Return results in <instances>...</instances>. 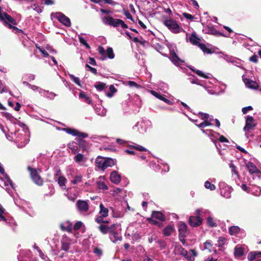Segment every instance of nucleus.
<instances>
[{"label":"nucleus","instance_id":"obj_1","mask_svg":"<svg viewBox=\"0 0 261 261\" xmlns=\"http://www.w3.org/2000/svg\"><path fill=\"white\" fill-rule=\"evenodd\" d=\"M121 230L120 224L116 223L111 225L109 233V238L113 243H116L118 241L122 240V237L121 234Z\"/></svg>","mask_w":261,"mask_h":261},{"label":"nucleus","instance_id":"obj_2","mask_svg":"<svg viewBox=\"0 0 261 261\" xmlns=\"http://www.w3.org/2000/svg\"><path fill=\"white\" fill-rule=\"evenodd\" d=\"M116 163L115 159L110 158L98 156L95 161L96 166L99 169L104 170L109 167H112Z\"/></svg>","mask_w":261,"mask_h":261},{"label":"nucleus","instance_id":"obj_3","mask_svg":"<svg viewBox=\"0 0 261 261\" xmlns=\"http://www.w3.org/2000/svg\"><path fill=\"white\" fill-rule=\"evenodd\" d=\"M102 21L105 24L110 25L114 27H117L118 26L120 25L123 29H126L128 28V26L123 20L119 19H115L110 16L103 17Z\"/></svg>","mask_w":261,"mask_h":261},{"label":"nucleus","instance_id":"obj_4","mask_svg":"<svg viewBox=\"0 0 261 261\" xmlns=\"http://www.w3.org/2000/svg\"><path fill=\"white\" fill-rule=\"evenodd\" d=\"M164 24L173 33L177 34L184 31L175 20L167 19L163 21Z\"/></svg>","mask_w":261,"mask_h":261},{"label":"nucleus","instance_id":"obj_5","mask_svg":"<svg viewBox=\"0 0 261 261\" xmlns=\"http://www.w3.org/2000/svg\"><path fill=\"white\" fill-rule=\"evenodd\" d=\"M203 210L197 209L195 211V214L196 216H190L189 220L190 225L192 227H196L199 226L202 222V219L200 216L203 213Z\"/></svg>","mask_w":261,"mask_h":261},{"label":"nucleus","instance_id":"obj_6","mask_svg":"<svg viewBox=\"0 0 261 261\" xmlns=\"http://www.w3.org/2000/svg\"><path fill=\"white\" fill-rule=\"evenodd\" d=\"M0 20L4 23H10L14 25L16 24V22L10 15L4 12L0 8Z\"/></svg>","mask_w":261,"mask_h":261},{"label":"nucleus","instance_id":"obj_7","mask_svg":"<svg viewBox=\"0 0 261 261\" xmlns=\"http://www.w3.org/2000/svg\"><path fill=\"white\" fill-rule=\"evenodd\" d=\"M28 169L31 172V176L33 180L38 185L41 186L43 184V180L38 175L36 170L28 167Z\"/></svg>","mask_w":261,"mask_h":261},{"label":"nucleus","instance_id":"obj_8","mask_svg":"<svg viewBox=\"0 0 261 261\" xmlns=\"http://www.w3.org/2000/svg\"><path fill=\"white\" fill-rule=\"evenodd\" d=\"M55 16L60 22L65 26L70 27L71 25L70 19L63 14L60 12L56 13L55 14Z\"/></svg>","mask_w":261,"mask_h":261},{"label":"nucleus","instance_id":"obj_9","mask_svg":"<svg viewBox=\"0 0 261 261\" xmlns=\"http://www.w3.org/2000/svg\"><path fill=\"white\" fill-rule=\"evenodd\" d=\"M256 126L254 119L253 117L247 116L246 119L245 125L244 127V131H248L253 129Z\"/></svg>","mask_w":261,"mask_h":261},{"label":"nucleus","instance_id":"obj_10","mask_svg":"<svg viewBox=\"0 0 261 261\" xmlns=\"http://www.w3.org/2000/svg\"><path fill=\"white\" fill-rule=\"evenodd\" d=\"M63 130L69 134H71L74 136H77L80 138H85L88 137V135L87 134L80 132L76 129L66 128H64Z\"/></svg>","mask_w":261,"mask_h":261},{"label":"nucleus","instance_id":"obj_11","mask_svg":"<svg viewBox=\"0 0 261 261\" xmlns=\"http://www.w3.org/2000/svg\"><path fill=\"white\" fill-rule=\"evenodd\" d=\"M202 41L201 37H199L195 32H193L191 36L189 37V41L193 45L199 46Z\"/></svg>","mask_w":261,"mask_h":261},{"label":"nucleus","instance_id":"obj_12","mask_svg":"<svg viewBox=\"0 0 261 261\" xmlns=\"http://www.w3.org/2000/svg\"><path fill=\"white\" fill-rule=\"evenodd\" d=\"M76 206L81 212H87L89 208L88 203L86 201L78 200L76 202Z\"/></svg>","mask_w":261,"mask_h":261},{"label":"nucleus","instance_id":"obj_13","mask_svg":"<svg viewBox=\"0 0 261 261\" xmlns=\"http://www.w3.org/2000/svg\"><path fill=\"white\" fill-rule=\"evenodd\" d=\"M243 81L245 86L248 88L256 89L258 87V84L256 82L250 79L243 78Z\"/></svg>","mask_w":261,"mask_h":261},{"label":"nucleus","instance_id":"obj_14","mask_svg":"<svg viewBox=\"0 0 261 261\" xmlns=\"http://www.w3.org/2000/svg\"><path fill=\"white\" fill-rule=\"evenodd\" d=\"M187 226L185 223L180 222L178 225L179 237L184 238L187 233Z\"/></svg>","mask_w":261,"mask_h":261},{"label":"nucleus","instance_id":"obj_15","mask_svg":"<svg viewBox=\"0 0 261 261\" xmlns=\"http://www.w3.org/2000/svg\"><path fill=\"white\" fill-rule=\"evenodd\" d=\"M246 166L250 174L260 173V171L256 168V166L252 162H248L246 164Z\"/></svg>","mask_w":261,"mask_h":261},{"label":"nucleus","instance_id":"obj_16","mask_svg":"<svg viewBox=\"0 0 261 261\" xmlns=\"http://www.w3.org/2000/svg\"><path fill=\"white\" fill-rule=\"evenodd\" d=\"M110 179L112 182L116 184L119 183L121 180L120 175L118 174L117 172L116 171H114L111 173L110 175Z\"/></svg>","mask_w":261,"mask_h":261},{"label":"nucleus","instance_id":"obj_17","mask_svg":"<svg viewBox=\"0 0 261 261\" xmlns=\"http://www.w3.org/2000/svg\"><path fill=\"white\" fill-rule=\"evenodd\" d=\"M152 218L155 219H158L160 221H164L165 217L160 212L154 211L152 212Z\"/></svg>","mask_w":261,"mask_h":261},{"label":"nucleus","instance_id":"obj_18","mask_svg":"<svg viewBox=\"0 0 261 261\" xmlns=\"http://www.w3.org/2000/svg\"><path fill=\"white\" fill-rule=\"evenodd\" d=\"M174 228L173 226L168 225L163 230V233L166 236H169L174 231Z\"/></svg>","mask_w":261,"mask_h":261},{"label":"nucleus","instance_id":"obj_19","mask_svg":"<svg viewBox=\"0 0 261 261\" xmlns=\"http://www.w3.org/2000/svg\"><path fill=\"white\" fill-rule=\"evenodd\" d=\"M244 254V250L240 246H237L234 249V254L236 257H239Z\"/></svg>","mask_w":261,"mask_h":261},{"label":"nucleus","instance_id":"obj_20","mask_svg":"<svg viewBox=\"0 0 261 261\" xmlns=\"http://www.w3.org/2000/svg\"><path fill=\"white\" fill-rule=\"evenodd\" d=\"M171 60L176 65H179L180 63L182 62L175 53H172L171 54Z\"/></svg>","mask_w":261,"mask_h":261},{"label":"nucleus","instance_id":"obj_21","mask_svg":"<svg viewBox=\"0 0 261 261\" xmlns=\"http://www.w3.org/2000/svg\"><path fill=\"white\" fill-rule=\"evenodd\" d=\"M111 228V225L110 226H108L105 225H100L98 227L99 230L103 234H107L108 233H110Z\"/></svg>","mask_w":261,"mask_h":261},{"label":"nucleus","instance_id":"obj_22","mask_svg":"<svg viewBox=\"0 0 261 261\" xmlns=\"http://www.w3.org/2000/svg\"><path fill=\"white\" fill-rule=\"evenodd\" d=\"M100 212L99 213L101 215L102 217H106L108 215V210L102 204H100L99 205Z\"/></svg>","mask_w":261,"mask_h":261},{"label":"nucleus","instance_id":"obj_23","mask_svg":"<svg viewBox=\"0 0 261 261\" xmlns=\"http://www.w3.org/2000/svg\"><path fill=\"white\" fill-rule=\"evenodd\" d=\"M70 243L67 239L62 241L61 248L64 251H68L70 247Z\"/></svg>","mask_w":261,"mask_h":261},{"label":"nucleus","instance_id":"obj_24","mask_svg":"<svg viewBox=\"0 0 261 261\" xmlns=\"http://www.w3.org/2000/svg\"><path fill=\"white\" fill-rule=\"evenodd\" d=\"M79 97L80 98L83 99L84 100V101L86 102H87V103L90 104L91 102V100L90 99L89 97H88L87 95H86L85 93L83 91H81L80 93Z\"/></svg>","mask_w":261,"mask_h":261},{"label":"nucleus","instance_id":"obj_25","mask_svg":"<svg viewBox=\"0 0 261 261\" xmlns=\"http://www.w3.org/2000/svg\"><path fill=\"white\" fill-rule=\"evenodd\" d=\"M191 69L194 72H195L197 75H198L200 76L203 77L205 79H209L210 77L211 74L209 73L205 74L200 70H195L193 68H191Z\"/></svg>","mask_w":261,"mask_h":261},{"label":"nucleus","instance_id":"obj_26","mask_svg":"<svg viewBox=\"0 0 261 261\" xmlns=\"http://www.w3.org/2000/svg\"><path fill=\"white\" fill-rule=\"evenodd\" d=\"M56 95H57L56 94L52 92H49L48 91H43V96L48 98L53 99L56 96Z\"/></svg>","mask_w":261,"mask_h":261},{"label":"nucleus","instance_id":"obj_27","mask_svg":"<svg viewBox=\"0 0 261 261\" xmlns=\"http://www.w3.org/2000/svg\"><path fill=\"white\" fill-rule=\"evenodd\" d=\"M240 231V228L238 226H231L229 229V232L230 234H236Z\"/></svg>","mask_w":261,"mask_h":261},{"label":"nucleus","instance_id":"obj_28","mask_svg":"<svg viewBox=\"0 0 261 261\" xmlns=\"http://www.w3.org/2000/svg\"><path fill=\"white\" fill-rule=\"evenodd\" d=\"M198 47L205 53L211 54L212 53L211 49L207 48L205 44L201 43Z\"/></svg>","mask_w":261,"mask_h":261},{"label":"nucleus","instance_id":"obj_29","mask_svg":"<svg viewBox=\"0 0 261 261\" xmlns=\"http://www.w3.org/2000/svg\"><path fill=\"white\" fill-rule=\"evenodd\" d=\"M66 179L65 177L62 176H59V177L58 179V182L59 186L62 187V188H64V187H65V184L66 181Z\"/></svg>","mask_w":261,"mask_h":261},{"label":"nucleus","instance_id":"obj_30","mask_svg":"<svg viewBox=\"0 0 261 261\" xmlns=\"http://www.w3.org/2000/svg\"><path fill=\"white\" fill-rule=\"evenodd\" d=\"M5 25L7 26L9 29H12L13 32L15 33H17L18 32H22V31L16 28V27L13 26L12 23H4Z\"/></svg>","mask_w":261,"mask_h":261},{"label":"nucleus","instance_id":"obj_31","mask_svg":"<svg viewBox=\"0 0 261 261\" xmlns=\"http://www.w3.org/2000/svg\"><path fill=\"white\" fill-rule=\"evenodd\" d=\"M69 76L70 78L71 79V80L73 82H74L78 86H79L80 87H82V86L81 85V81H80V79L79 77H76L74 75L71 74H69Z\"/></svg>","mask_w":261,"mask_h":261},{"label":"nucleus","instance_id":"obj_32","mask_svg":"<svg viewBox=\"0 0 261 261\" xmlns=\"http://www.w3.org/2000/svg\"><path fill=\"white\" fill-rule=\"evenodd\" d=\"M177 251L180 254L183 255L186 257H188V252L184 248L179 247L177 249Z\"/></svg>","mask_w":261,"mask_h":261},{"label":"nucleus","instance_id":"obj_33","mask_svg":"<svg viewBox=\"0 0 261 261\" xmlns=\"http://www.w3.org/2000/svg\"><path fill=\"white\" fill-rule=\"evenodd\" d=\"M229 167L231 168V172L235 174L237 177H239V173H238V172L237 171V169H236V167L234 166V165L231 162L229 164Z\"/></svg>","mask_w":261,"mask_h":261},{"label":"nucleus","instance_id":"obj_34","mask_svg":"<svg viewBox=\"0 0 261 261\" xmlns=\"http://www.w3.org/2000/svg\"><path fill=\"white\" fill-rule=\"evenodd\" d=\"M211 121V119H210V120L204 121L203 122L197 125L200 128H203L205 127L206 126H209L212 125Z\"/></svg>","mask_w":261,"mask_h":261},{"label":"nucleus","instance_id":"obj_35","mask_svg":"<svg viewBox=\"0 0 261 261\" xmlns=\"http://www.w3.org/2000/svg\"><path fill=\"white\" fill-rule=\"evenodd\" d=\"M79 39L81 44H82L83 45L85 46V47L87 48H88V49L90 48V46L89 45V44L87 43L85 39L83 37H82L81 35L79 36Z\"/></svg>","mask_w":261,"mask_h":261},{"label":"nucleus","instance_id":"obj_36","mask_svg":"<svg viewBox=\"0 0 261 261\" xmlns=\"http://www.w3.org/2000/svg\"><path fill=\"white\" fill-rule=\"evenodd\" d=\"M97 113L99 116H105L106 115L107 110L104 108H102V109H101L100 108H97Z\"/></svg>","mask_w":261,"mask_h":261},{"label":"nucleus","instance_id":"obj_37","mask_svg":"<svg viewBox=\"0 0 261 261\" xmlns=\"http://www.w3.org/2000/svg\"><path fill=\"white\" fill-rule=\"evenodd\" d=\"M257 257V251L252 252L249 253L248 255V259L250 260H253Z\"/></svg>","mask_w":261,"mask_h":261},{"label":"nucleus","instance_id":"obj_38","mask_svg":"<svg viewBox=\"0 0 261 261\" xmlns=\"http://www.w3.org/2000/svg\"><path fill=\"white\" fill-rule=\"evenodd\" d=\"M107 54L108 55V57L110 59H113L114 58V54L113 53V50L112 48L109 47L107 49Z\"/></svg>","mask_w":261,"mask_h":261},{"label":"nucleus","instance_id":"obj_39","mask_svg":"<svg viewBox=\"0 0 261 261\" xmlns=\"http://www.w3.org/2000/svg\"><path fill=\"white\" fill-rule=\"evenodd\" d=\"M204 186L206 189H209L211 190H214L216 189L215 186L213 184H211L208 181L205 182Z\"/></svg>","mask_w":261,"mask_h":261},{"label":"nucleus","instance_id":"obj_40","mask_svg":"<svg viewBox=\"0 0 261 261\" xmlns=\"http://www.w3.org/2000/svg\"><path fill=\"white\" fill-rule=\"evenodd\" d=\"M95 87L98 90L101 91L106 87V84L103 83H98L95 85Z\"/></svg>","mask_w":261,"mask_h":261},{"label":"nucleus","instance_id":"obj_41","mask_svg":"<svg viewBox=\"0 0 261 261\" xmlns=\"http://www.w3.org/2000/svg\"><path fill=\"white\" fill-rule=\"evenodd\" d=\"M204 249L208 250L209 252L212 251V245L209 241H207L204 243Z\"/></svg>","mask_w":261,"mask_h":261},{"label":"nucleus","instance_id":"obj_42","mask_svg":"<svg viewBox=\"0 0 261 261\" xmlns=\"http://www.w3.org/2000/svg\"><path fill=\"white\" fill-rule=\"evenodd\" d=\"M207 222L209 226L211 227L215 226L216 223L214 222L213 218L211 217H209L207 219Z\"/></svg>","mask_w":261,"mask_h":261},{"label":"nucleus","instance_id":"obj_43","mask_svg":"<svg viewBox=\"0 0 261 261\" xmlns=\"http://www.w3.org/2000/svg\"><path fill=\"white\" fill-rule=\"evenodd\" d=\"M131 147L135 148L136 150H138L140 151H145L147 150L144 147L140 146V145L131 146Z\"/></svg>","mask_w":261,"mask_h":261},{"label":"nucleus","instance_id":"obj_44","mask_svg":"<svg viewBox=\"0 0 261 261\" xmlns=\"http://www.w3.org/2000/svg\"><path fill=\"white\" fill-rule=\"evenodd\" d=\"M83 158H84V156H83V154H82L81 153H79L78 154H77L75 156L74 160L76 162H81L83 161Z\"/></svg>","mask_w":261,"mask_h":261},{"label":"nucleus","instance_id":"obj_45","mask_svg":"<svg viewBox=\"0 0 261 261\" xmlns=\"http://www.w3.org/2000/svg\"><path fill=\"white\" fill-rule=\"evenodd\" d=\"M82 181V176L81 175H77L75 177L74 179L72 181V183L73 184H76Z\"/></svg>","mask_w":261,"mask_h":261},{"label":"nucleus","instance_id":"obj_46","mask_svg":"<svg viewBox=\"0 0 261 261\" xmlns=\"http://www.w3.org/2000/svg\"><path fill=\"white\" fill-rule=\"evenodd\" d=\"M199 115L201 117V119L204 121L208 120V119L209 118L208 114L206 113H199Z\"/></svg>","mask_w":261,"mask_h":261},{"label":"nucleus","instance_id":"obj_47","mask_svg":"<svg viewBox=\"0 0 261 261\" xmlns=\"http://www.w3.org/2000/svg\"><path fill=\"white\" fill-rule=\"evenodd\" d=\"M82 225L83 223L81 221H77L74 224L73 228L75 230H78L82 227Z\"/></svg>","mask_w":261,"mask_h":261},{"label":"nucleus","instance_id":"obj_48","mask_svg":"<svg viewBox=\"0 0 261 261\" xmlns=\"http://www.w3.org/2000/svg\"><path fill=\"white\" fill-rule=\"evenodd\" d=\"M98 187L100 189L107 190L108 189L107 186L103 182H99L98 183Z\"/></svg>","mask_w":261,"mask_h":261},{"label":"nucleus","instance_id":"obj_49","mask_svg":"<svg viewBox=\"0 0 261 261\" xmlns=\"http://www.w3.org/2000/svg\"><path fill=\"white\" fill-rule=\"evenodd\" d=\"M253 109L251 106L244 107L242 109V111L244 114H246L249 111H251Z\"/></svg>","mask_w":261,"mask_h":261},{"label":"nucleus","instance_id":"obj_50","mask_svg":"<svg viewBox=\"0 0 261 261\" xmlns=\"http://www.w3.org/2000/svg\"><path fill=\"white\" fill-rule=\"evenodd\" d=\"M4 212V209L3 207L0 205V221L4 220L6 221V219L4 216L3 215Z\"/></svg>","mask_w":261,"mask_h":261},{"label":"nucleus","instance_id":"obj_51","mask_svg":"<svg viewBox=\"0 0 261 261\" xmlns=\"http://www.w3.org/2000/svg\"><path fill=\"white\" fill-rule=\"evenodd\" d=\"M224 238L223 237H219V239H218V246L219 247H222L224 244Z\"/></svg>","mask_w":261,"mask_h":261},{"label":"nucleus","instance_id":"obj_52","mask_svg":"<svg viewBox=\"0 0 261 261\" xmlns=\"http://www.w3.org/2000/svg\"><path fill=\"white\" fill-rule=\"evenodd\" d=\"M110 91L112 92V94H110V93H108L107 94V95L109 96V97H111L113 95V94L114 93H115L116 91V89L115 88V87H114L113 85H111L110 86Z\"/></svg>","mask_w":261,"mask_h":261},{"label":"nucleus","instance_id":"obj_53","mask_svg":"<svg viewBox=\"0 0 261 261\" xmlns=\"http://www.w3.org/2000/svg\"><path fill=\"white\" fill-rule=\"evenodd\" d=\"M91 1L95 3H99L102 1H104L107 4H111L112 3V1L111 0H91Z\"/></svg>","mask_w":261,"mask_h":261},{"label":"nucleus","instance_id":"obj_54","mask_svg":"<svg viewBox=\"0 0 261 261\" xmlns=\"http://www.w3.org/2000/svg\"><path fill=\"white\" fill-rule=\"evenodd\" d=\"M86 67L89 69V70L91 72H92L94 74H96L97 73V70L94 68H93L92 67H91L90 66H89L88 64H86Z\"/></svg>","mask_w":261,"mask_h":261},{"label":"nucleus","instance_id":"obj_55","mask_svg":"<svg viewBox=\"0 0 261 261\" xmlns=\"http://www.w3.org/2000/svg\"><path fill=\"white\" fill-rule=\"evenodd\" d=\"M31 8L35 11H37L38 13H40L41 12V10L40 7L35 4L32 5Z\"/></svg>","mask_w":261,"mask_h":261},{"label":"nucleus","instance_id":"obj_56","mask_svg":"<svg viewBox=\"0 0 261 261\" xmlns=\"http://www.w3.org/2000/svg\"><path fill=\"white\" fill-rule=\"evenodd\" d=\"M151 94L154 95L156 98L161 99L162 98V95H161L160 93L156 92L154 91H151Z\"/></svg>","mask_w":261,"mask_h":261},{"label":"nucleus","instance_id":"obj_57","mask_svg":"<svg viewBox=\"0 0 261 261\" xmlns=\"http://www.w3.org/2000/svg\"><path fill=\"white\" fill-rule=\"evenodd\" d=\"M37 47L39 49L40 51L44 55V56L48 57L49 56L48 54L47 53V52L46 51H45V50L43 49L40 47L37 46Z\"/></svg>","mask_w":261,"mask_h":261},{"label":"nucleus","instance_id":"obj_58","mask_svg":"<svg viewBox=\"0 0 261 261\" xmlns=\"http://www.w3.org/2000/svg\"><path fill=\"white\" fill-rule=\"evenodd\" d=\"M183 15L186 18L188 19L192 20L194 18V17L192 15L187 13H184Z\"/></svg>","mask_w":261,"mask_h":261},{"label":"nucleus","instance_id":"obj_59","mask_svg":"<svg viewBox=\"0 0 261 261\" xmlns=\"http://www.w3.org/2000/svg\"><path fill=\"white\" fill-rule=\"evenodd\" d=\"M94 252L98 256H100L102 255V250L98 248H96L94 249Z\"/></svg>","mask_w":261,"mask_h":261},{"label":"nucleus","instance_id":"obj_60","mask_svg":"<svg viewBox=\"0 0 261 261\" xmlns=\"http://www.w3.org/2000/svg\"><path fill=\"white\" fill-rule=\"evenodd\" d=\"M128 85L130 87H136L137 88L139 87V85H138L136 83H135V82H133V81H129L128 82Z\"/></svg>","mask_w":261,"mask_h":261},{"label":"nucleus","instance_id":"obj_61","mask_svg":"<svg viewBox=\"0 0 261 261\" xmlns=\"http://www.w3.org/2000/svg\"><path fill=\"white\" fill-rule=\"evenodd\" d=\"M96 222L98 223H100L102 222L105 223V221L103 220V217L102 216H99L96 219Z\"/></svg>","mask_w":261,"mask_h":261},{"label":"nucleus","instance_id":"obj_62","mask_svg":"<svg viewBox=\"0 0 261 261\" xmlns=\"http://www.w3.org/2000/svg\"><path fill=\"white\" fill-rule=\"evenodd\" d=\"M2 114L4 116L6 117L8 119H11L12 118V116L8 113L3 112Z\"/></svg>","mask_w":261,"mask_h":261},{"label":"nucleus","instance_id":"obj_63","mask_svg":"<svg viewBox=\"0 0 261 261\" xmlns=\"http://www.w3.org/2000/svg\"><path fill=\"white\" fill-rule=\"evenodd\" d=\"M250 61L254 63H256L257 61V56L256 55H253L250 58Z\"/></svg>","mask_w":261,"mask_h":261},{"label":"nucleus","instance_id":"obj_64","mask_svg":"<svg viewBox=\"0 0 261 261\" xmlns=\"http://www.w3.org/2000/svg\"><path fill=\"white\" fill-rule=\"evenodd\" d=\"M219 140L221 142H228V140L223 136H221L219 138Z\"/></svg>","mask_w":261,"mask_h":261}]
</instances>
